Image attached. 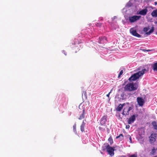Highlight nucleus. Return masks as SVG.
I'll return each instance as SVG.
<instances>
[{
    "label": "nucleus",
    "instance_id": "nucleus-26",
    "mask_svg": "<svg viewBox=\"0 0 157 157\" xmlns=\"http://www.w3.org/2000/svg\"><path fill=\"white\" fill-rule=\"evenodd\" d=\"M142 50L144 52H150V51H151V50H150L149 49L147 50V49H142Z\"/></svg>",
    "mask_w": 157,
    "mask_h": 157
},
{
    "label": "nucleus",
    "instance_id": "nucleus-23",
    "mask_svg": "<svg viewBox=\"0 0 157 157\" xmlns=\"http://www.w3.org/2000/svg\"><path fill=\"white\" fill-rule=\"evenodd\" d=\"M123 73V71L122 70H121L120 72V73L118 75V78H119L122 75Z\"/></svg>",
    "mask_w": 157,
    "mask_h": 157
},
{
    "label": "nucleus",
    "instance_id": "nucleus-5",
    "mask_svg": "<svg viewBox=\"0 0 157 157\" xmlns=\"http://www.w3.org/2000/svg\"><path fill=\"white\" fill-rule=\"evenodd\" d=\"M141 17L140 16L134 15L129 17L128 20L130 23H132L139 20Z\"/></svg>",
    "mask_w": 157,
    "mask_h": 157
},
{
    "label": "nucleus",
    "instance_id": "nucleus-30",
    "mask_svg": "<svg viewBox=\"0 0 157 157\" xmlns=\"http://www.w3.org/2000/svg\"><path fill=\"white\" fill-rule=\"evenodd\" d=\"M129 157H137V156L135 155H131Z\"/></svg>",
    "mask_w": 157,
    "mask_h": 157
},
{
    "label": "nucleus",
    "instance_id": "nucleus-32",
    "mask_svg": "<svg viewBox=\"0 0 157 157\" xmlns=\"http://www.w3.org/2000/svg\"><path fill=\"white\" fill-rule=\"evenodd\" d=\"M120 135V136H122V137H123V134H120V135Z\"/></svg>",
    "mask_w": 157,
    "mask_h": 157
},
{
    "label": "nucleus",
    "instance_id": "nucleus-4",
    "mask_svg": "<svg viewBox=\"0 0 157 157\" xmlns=\"http://www.w3.org/2000/svg\"><path fill=\"white\" fill-rule=\"evenodd\" d=\"M133 108V107L132 106H126L124 109L122 113V114L125 116H128L129 114V111L132 110Z\"/></svg>",
    "mask_w": 157,
    "mask_h": 157
},
{
    "label": "nucleus",
    "instance_id": "nucleus-6",
    "mask_svg": "<svg viewBox=\"0 0 157 157\" xmlns=\"http://www.w3.org/2000/svg\"><path fill=\"white\" fill-rule=\"evenodd\" d=\"M138 116L137 115L133 114L128 119V124H131L133 123L136 120V117Z\"/></svg>",
    "mask_w": 157,
    "mask_h": 157
},
{
    "label": "nucleus",
    "instance_id": "nucleus-36",
    "mask_svg": "<svg viewBox=\"0 0 157 157\" xmlns=\"http://www.w3.org/2000/svg\"><path fill=\"white\" fill-rule=\"evenodd\" d=\"M81 43V42H80L78 41L77 44H80Z\"/></svg>",
    "mask_w": 157,
    "mask_h": 157
},
{
    "label": "nucleus",
    "instance_id": "nucleus-25",
    "mask_svg": "<svg viewBox=\"0 0 157 157\" xmlns=\"http://www.w3.org/2000/svg\"><path fill=\"white\" fill-rule=\"evenodd\" d=\"M109 141L110 142L111 144L113 143V140L112 138L110 137L108 139Z\"/></svg>",
    "mask_w": 157,
    "mask_h": 157
},
{
    "label": "nucleus",
    "instance_id": "nucleus-3",
    "mask_svg": "<svg viewBox=\"0 0 157 157\" xmlns=\"http://www.w3.org/2000/svg\"><path fill=\"white\" fill-rule=\"evenodd\" d=\"M105 147L106 149L107 152L108 154L111 156H113L114 155V151L115 150L113 148L110 147L109 144H104Z\"/></svg>",
    "mask_w": 157,
    "mask_h": 157
},
{
    "label": "nucleus",
    "instance_id": "nucleus-14",
    "mask_svg": "<svg viewBox=\"0 0 157 157\" xmlns=\"http://www.w3.org/2000/svg\"><path fill=\"white\" fill-rule=\"evenodd\" d=\"M100 41L99 42L100 44H103L106 43V38L105 37L99 38Z\"/></svg>",
    "mask_w": 157,
    "mask_h": 157
},
{
    "label": "nucleus",
    "instance_id": "nucleus-11",
    "mask_svg": "<svg viewBox=\"0 0 157 157\" xmlns=\"http://www.w3.org/2000/svg\"><path fill=\"white\" fill-rule=\"evenodd\" d=\"M129 103L128 102H127L126 103H124L123 104H120L117 107L116 109L118 111H120L122 109L123 106L126 105H129Z\"/></svg>",
    "mask_w": 157,
    "mask_h": 157
},
{
    "label": "nucleus",
    "instance_id": "nucleus-15",
    "mask_svg": "<svg viewBox=\"0 0 157 157\" xmlns=\"http://www.w3.org/2000/svg\"><path fill=\"white\" fill-rule=\"evenodd\" d=\"M85 123L83 121L82 123V124L80 126V129L81 131L83 132L84 131V128L85 126Z\"/></svg>",
    "mask_w": 157,
    "mask_h": 157
},
{
    "label": "nucleus",
    "instance_id": "nucleus-39",
    "mask_svg": "<svg viewBox=\"0 0 157 157\" xmlns=\"http://www.w3.org/2000/svg\"><path fill=\"white\" fill-rule=\"evenodd\" d=\"M87 102H88V103H89V101H88Z\"/></svg>",
    "mask_w": 157,
    "mask_h": 157
},
{
    "label": "nucleus",
    "instance_id": "nucleus-27",
    "mask_svg": "<svg viewBox=\"0 0 157 157\" xmlns=\"http://www.w3.org/2000/svg\"><path fill=\"white\" fill-rule=\"evenodd\" d=\"M112 91V90H111L110 91L108 94L106 95V96L107 97H108L109 98V95H110V93Z\"/></svg>",
    "mask_w": 157,
    "mask_h": 157
},
{
    "label": "nucleus",
    "instance_id": "nucleus-38",
    "mask_svg": "<svg viewBox=\"0 0 157 157\" xmlns=\"http://www.w3.org/2000/svg\"><path fill=\"white\" fill-rule=\"evenodd\" d=\"M156 35H157V32H156Z\"/></svg>",
    "mask_w": 157,
    "mask_h": 157
},
{
    "label": "nucleus",
    "instance_id": "nucleus-24",
    "mask_svg": "<svg viewBox=\"0 0 157 157\" xmlns=\"http://www.w3.org/2000/svg\"><path fill=\"white\" fill-rule=\"evenodd\" d=\"M96 25L98 27H101L102 26V23L100 22H98L97 23Z\"/></svg>",
    "mask_w": 157,
    "mask_h": 157
},
{
    "label": "nucleus",
    "instance_id": "nucleus-16",
    "mask_svg": "<svg viewBox=\"0 0 157 157\" xmlns=\"http://www.w3.org/2000/svg\"><path fill=\"white\" fill-rule=\"evenodd\" d=\"M151 15L153 17H157V9L153 10L151 13Z\"/></svg>",
    "mask_w": 157,
    "mask_h": 157
},
{
    "label": "nucleus",
    "instance_id": "nucleus-10",
    "mask_svg": "<svg viewBox=\"0 0 157 157\" xmlns=\"http://www.w3.org/2000/svg\"><path fill=\"white\" fill-rule=\"evenodd\" d=\"M130 33L134 36L138 37H140L141 36V35L138 33L136 30L134 29V28H131L130 29Z\"/></svg>",
    "mask_w": 157,
    "mask_h": 157
},
{
    "label": "nucleus",
    "instance_id": "nucleus-31",
    "mask_svg": "<svg viewBox=\"0 0 157 157\" xmlns=\"http://www.w3.org/2000/svg\"><path fill=\"white\" fill-rule=\"evenodd\" d=\"M129 139L130 140V142H132V138H131V137L130 136L129 137Z\"/></svg>",
    "mask_w": 157,
    "mask_h": 157
},
{
    "label": "nucleus",
    "instance_id": "nucleus-29",
    "mask_svg": "<svg viewBox=\"0 0 157 157\" xmlns=\"http://www.w3.org/2000/svg\"><path fill=\"white\" fill-rule=\"evenodd\" d=\"M125 128L126 129H129L130 128V125H126Z\"/></svg>",
    "mask_w": 157,
    "mask_h": 157
},
{
    "label": "nucleus",
    "instance_id": "nucleus-8",
    "mask_svg": "<svg viewBox=\"0 0 157 157\" xmlns=\"http://www.w3.org/2000/svg\"><path fill=\"white\" fill-rule=\"evenodd\" d=\"M149 29V27H145L143 29L144 31L146 32V34L147 35H150L151 33L153 32L154 27L153 26L152 27L150 30L149 32H147Z\"/></svg>",
    "mask_w": 157,
    "mask_h": 157
},
{
    "label": "nucleus",
    "instance_id": "nucleus-35",
    "mask_svg": "<svg viewBox=\"0 0 157 157\" xmlns=\"http://www.w3.org/2000/svg\"><path fill=\"white\" fill-rule=\"evenodd\" d=\"M155 5H157V2H155Z\"/></svg>",
    "mask_w": 157,
    "mask_h": 157
},
{
    "label": "nucleus",
    "instance_id": "nucleus-9",
    "mask_svg": "<svg viewBox=\"0 0 157 157\" xmlns=\"http://www.w3.org/2000/svg\"><path fill=\"white\" fill-rule=\"evenodd\" d=\"M137 101L138 105L140 106H142L145 103L144 100L141 97H137Z\"/></svg>",
    "mask_w": 157,
    "mask_h": 157
},
{
    "label": "nucleus",
    "instance_id": "nucleus-2",
    "mask_svg": "<svg viewBox=\"0 0 157 157\" xmlns=\"http://www.w3.org/2000/svg\"><path fill=\"white\" fill-rule=\"evenodd\" d=\"M137 87L134 86L133 83H129L126 85L124 87L125 91H131L136 90Z\"/></svg>",
    "mask_w": 157,
    "mask_h": 157
},
{
    "label": "nucleus",
    "instance_id": "nucleus-18",
    "mask_svg": "<svg viewBox=\"0 0 157 157\" xmlns=\"http://www.w3.org/2000/svg\"><path fill=\"white\" fill-rule=\"evenodd\" d=\"M152 124L155 130H157V122L155 121H153L152 123Z\"/></svg>",
    "mask_w": 157,
    "mask_h": 157
},
{
    "label": "nucleus",
    "instance_id": "nucleus-28",
    "mask_svg": "<svg viewBox=\"0 0 157 157\" xmlns=\"http://www.w3.org/2000/svg\"><path fill=\"white\" fill-rule=\"evenodd\" d=\"M124 93H122L121 95V97H122L123 99V98H124Z\"/></svg>",
    "mask_w": 157,
    "mask_h": 157
},
{
    "label": "nucleus",
    "instance_id": "nucleus-13",
    "mask_svg": "<svg viewBox=\"0 0 157 157\" xmlns=\"http://www.w3.org/2000/svg\"><path fill=\"white\" fill-rule=\"evenodd\" d=\"M147 12V10L145 9L140 11L138 14L142 15H145L146 14Z\"/></svg>",
    "mask_w": 157,
    "mask_h": 157
},
{
    "label": "nucleus",
    "instance_id": "nucleus-7",
    "mask_svg": "<svg viewBox=\"0 0 157 157\" xmlns=\"http://www.w3.org/2000/svg\"><path fill=\"white\" fill-rule=\"evenodd\" d=\"M157 134L155 133H152L149 137V142L151 144L153 143L156 140Z\"/></svg>",
    "mask_w": 157,
    "mask_h": 157
},
{
    "label": "nucleus",
    "instance_id": "nucleus-20",
    "mask_svg": "<svg viewBox=\"0 0 157 157\" xmlns=\"http://www.w3.org/2000/svg\"><path fill=\"white\" fill-rule=\"evenodd\" d=\"M156 149L155 148V147H153V149L152 150V151L151 152V154L152 155H154L155 153L156 152Z\"/></svg>",
    "mask_w": 157,
    "mask_h": 157
},
{
    "label": "nucleus",
    "instance_id": "nucleus-1",
    "mask_svg": "<svg viewBox=\"0 0 157 157\" xmlns=\"http://www.w3.org/2000/svg\"><path fill=\"white\" fill-rule=\"evenodd\" d=\"M146 70V69H144L141 71H139L136 73L134 74L129 78L128 80L130 82H131L136 80L144 73L145 71Z\"/></svg>",
    "mask_w": 157,
    "mask_h": 157
},
{
    "label": "nucleus",
    "instance_id": "nucleus-34",
    "mask_svg": "<svg viewBox=\"0 0 157 157\" xmlns=\"http://www.w3.org/2000/svg\"><path fill=\"white\" fill-rule=\"evenodd\" d=\"M77 41H75V42L74 44H77Z\"/></svg>",
    "mask_w": 157,
    "mask_h": 157
},
{
    "label": "nucleus",
    "instance_id": "nucleus-12",
    "mask_svg": "<svg viewBox=\"0 0 157 157\" xmlns=\"http://www.w3.org/2000/svg\"><path fill=\"white\" fill-rule=\"evenodd\" d=\"M107 115H104L101 119V124H105L107 121Z\"/></svg>",
    "mask_w": 157,
    "mask_h": 157
},
{
    "label": "nucleus",
    "instance_id": "nucleus-22",
    "mask_svg": "<svg viewBox=\"0 0 157 157\" xmlns=\"http://www.w3.org/2000/svg\"><path fill=\"white\" fill-rule=\"evenodd\" d=\"M84 95L85 97L86 98H87V94L86 92V91H83L82 93V97L83 95Z\"/></svg>",
    "mask_w": 157,
    "mask_h": 157
},
{
    "label": "nucleus",
    "instance_id": "nucleus-17",
    "mask_svg": "<svg viewBox=\"0 0 157 157\" xmlns=\"http://www.w3.org/2000/svg\"><path fill=\"white\" fill-rule=\"evenodd\" d=\"M152 67L154 71H157V62L154 63Z\"/></svg>",
    "mask_w": 157,
    "mask_h": 157
},
{
    "label": "nucleus",
    "instance_id": "nucleus-37",
    "mask_svg": "<svg viewBox=\"0 0 157 157\" xmlns=\"http://www.w3.org/2000/svg\"><path fill=\"white\" fill-rule=\"evenodd\" d=\"M114 19L116 18H117V17H116V16H114Z\"/></svg>",
    "mask_w": 157,
    "mask_h": 157
},
{
    "label": "nucleus",
    "instance_id": "nucleus-21",
    "mask_svg": "<svg viewBox=\"0 0 157 157\" xmlns=\"http://www.w3.org/2000/svg\"><path fill=\"white\" fill-rule=\"evenodd\" d=\"M76 124L75 123L74 124V125L73 126V129L74 132H76Z\"/></svg>",
    "mask_w": 157,
    "mask_h": 157
},
{
    "label": "nucleus",
    "instance_id": "nucleus-19",
    "mask_svg": "<svg viewBox=\"0 0 157 157\" xmlns=\"http://www.w3.org/2000/svg\"><path fill=\"white\" fill-rule=\"evenodd\" d=\"M84 114V110H83L82 113L80 115L79 117L78 118V119L80 120L83 119L85 117Z\"/></svg>",
    "mask_w": 157,
    "mask_h": 157
},
{
    "label": "nucleus",
    "instance_id": "nucleus-33",
    "mask_svg": "<svg viewBox=\"0 0 157 157\" xmlns=\"http://www.w3.org/2000/svg\"><path fill=\"white\" fill-rule=\"evenodd\" d=\"M120 136V135H119V136H117L116 137V138H119Z\"/></svg>",
    "mask_w": 157,
    "mask_h": 157
}]
</instances>
